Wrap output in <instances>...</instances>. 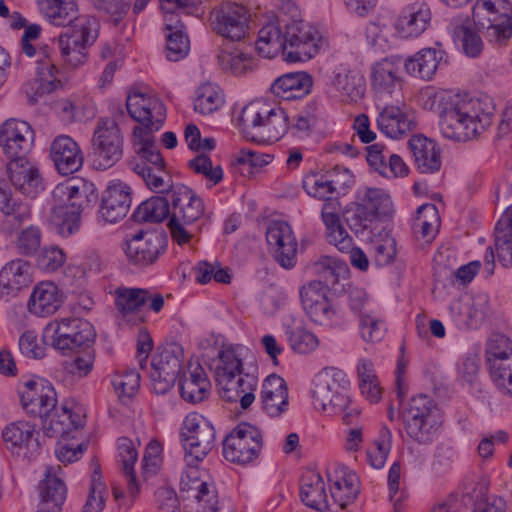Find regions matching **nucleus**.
<instances>
[{
	"mask_svg": "<svg viewBox=\"0 0 512 512\" xmlns=\"http://www.w3.org/2000/svg\"><path fill=\"white\" fill-rule=\"evenodd\" d=\"M117 449L119 462L127 480V491L131 497H135L139 491L134 473V465L138 458L137 450L133 442L128 438H120Z\"/></svg>",
	"mask_w": 512,
	"mask_h": 512,
	"instance_id": "51",
	"label": "nucleus"
},
{
	"mask_svg": "<svg viewBox=\"0 0 512 512\" xmlns=\"http://www.w3.org/2000/svg\"><path fill=\"white\" fill-rule=\"evenodd\" d=\"M359 332L365 342L381 341L386 333L385 323L373 314L359 315Z\"/></svg>",
	"mask_w": 512,
	"mask_h": 512,
	"instance_id": "59",
	"label": "nucleus"
},
{
	"mask_svg": "<svg viewBox=\"0 0 512 512\" xmlns=\"http://www.w3.org/2000/svg\"><path fill=\"white\" fill-rule=\"evenodd\" d=\"M186 463L202 461L214 447L216 432L212 423L198 413L188 414L181 429Z\"/></svg>",
	"mask_w": 512,
	"mask_h": 512,
	"instance_id": "14",
	"label": "nucleus"
},
{
	"mask_svg": "<svg viewBox=\"0 0 512 512\" xmlns=\"http://www.w3.org/2000/svg\"><path fill=\"white\" fill-rule=\"evenodd\" d=\"M61 471L60 466L47 467L44 473V479L39 484L41 500L46 505H51L52 511L58 512L63 505L67 488L64 481L58 476Z\"/></svg>",
	"mask_w": 512,
	"mask_h": 512,
	"instance_id": "44",
	"label": "nucleus"
},
{
	"mask_svg": "<svg viewBox=\"0 0 512 512\" xmlns=\"http://www.w3.org/2000/svg\"><path fill=\"white\" fill-rule=\"evenodd\" d=\"M7 170L12 185L23 195L34 198L44 190L43 178L37 165L27 158L9 161Z\"/></svg>",
	"mask_w": 512,
	"mask_h": 512,
	"instance_id": "26",
	"label": "nucleus"
},
{
	"mask_svg": "<svg viewBox=\"0 0 512 512\" xmlns=\"http://www.w3.org/2000/svg\"><path fill=\"white\" fill-rule=\"evenodd\" d=\"M512 358V342L504 335L492 336L486 347V361L488 366L508 361Z\"/></svg>",
	"mask_w": 512,
	"mask_h": 512,
	"instance_id": "58",
	"label": "nucleus"
},
{
	"mask_svg": "<svg viewBox=\"0 0 512 512\" xmlns=\"http://www.w3.org/2000/svg\"><path fill=\"white\" fill-rule=\"evenodd\" d=\"M123 136L115 120H98L91 139L89 157L97 170L113 167L123 156Z\"/></svg>",
	"mask_w": 512,
	"mask_h": 512,
	"instance_id": "11",
	"label": "nucleus"
},
{
	"mask_svg": "<svg viewBox=\"0 0 512 512\" xmlns=\"http://www.w3.org/2000/svg\"><path fill=\"white\" fill-rule=\"evenodd\" d=\"M95 336L90 322L80 318H63L45 327L43 341H51L56 350L66 353L88 345L94 341Z\"/></svg>",
	"mask_w": 512,
	"mask_h": 512,
	"instance_id": "15",
	"label": "nucleus"
},
{
	"mask_svg": "<svg viewBox=\"0 0 512 512\" xmlns=\"http://www.w3.org/2000/svg\"><path fill=\"white\" fill-rule=\"evenodd\" d=\"M266 241L276 262L285 269L297 263L298 242L290 225L284 221H272L266 230Z\"/></svg>",
	"mask_w": 512,
	"mask_h": 512,
	"instance_id": "20",
	"label": "nucleus"
},
{
	"mask_svg": "<svg viewBox=\"0 0 512 512\" xmlns=\"http://www.w3.org/2000/svg\"><path fill=\"white\" fill-rule=\"evenodd\" d=\"M63 302V295L58 286L49 281L35 286L28 302L29 311L45 317L55 313Z\"/></svg>",
	"mask_w": 512,
	"mask_h": 512,
	"instance_id": "36",
	"label": "nucleus"
},
{
	"mask_svg": "<svg viewBox=\"0 0 512 512\" xmlns=\"http://www.w3.org/2000/svg\"><path fill=\"white\" fill-rule=\"evenodd\" d=\"M267 122L262 126L257 136H251V139L258 143H273L279 141L289 130V117L287 112L274 106Z\"/></svg>",
	"mask_w": 512,
	"mask_h": 512,
	"instance_id": "50",
	"label": "nucleus"
},
{
	"mask_svg": "<svg viewBox=\"0 0 512 512\" xmlns=\"http://www.w3.org/2000/svg\"><path fill=\"white\" fill-rule=\"evenodd\" d=\"M493 99L467 94H446L441 99L440 132L446 139L466 142L477 139L493 123Z\"/></svg>",
	"mask_w": 512,
	"mask_h": 512,
	"instance_id": "3",
	"label": "nucleus"
},
{
	"mask_svg": "<svg viewBox=\"0 0 512 512\" xmlns=\"http://www.w3.org/2000/svg\"><path fill=\"white\" fill-rule=\"evenodd\" d=\"M182 354V348L172 344L153 358L150 378L156 394H165L173 387L181 372Z\"/></svg>",
	"mask_w": 512,
	"mask_h": 512,
	"instance_id": "18",
	"label": "nucleus"
},
{
	"mask_svg": "<svg viewBox=\"0 0 512 512\" xmlns=\"http://www.w3.org/2000/svg\"><path fill=\"white\" fill-rule=\"evenodd\" d=\"M34 143V131L25 121L9 119L0 128V147L9 161L27 158Z\"/></svg>",
	"mask_w": 512,
	"mask_h": 512,
	"instance_id": "21",
	"label": "nucleus"
},
{
	"mask_svg": "<svg viewBox=\"0 0 512 512\" xmlns=\"http://www.w3.org/2000/svg\"><path fill=\"white\" fill-rule=\"evenodd\" d=\"M132 190L121 180H113L103 192L99 209L100 218L107 223H116L123 219L131 206Z\"/></svg>",
	"mask_w": 512,
	"mask_h": 512,
	"instance_id": "23",
	"label": "nucleus"
},
{
	"mask_svg": "<svg viewBox=\"0 0 512 512\" xmlns=\"http://www.w3.org/2000/svg\"><path fill=\"white\" fill-rule=\"evenodd\" d=\"M391 438L390 430L386 427L382 428L373 447L369 448L366 452L367 461L371 467L375 469L384 467L391 450Z\"/></svg>",
	"mask_w": 512,
	"mask_h": 512,
	"instance_id": "57",
	"label": "nucleus"
},
{
	"mask_svg": "<svg viewBox=\"0 0 512 512\" xmlns=\"http://www.w3.org/2000/svg\"><path fill=\"white\" fill-rule=\"evenodd\" d=\"M350 382L346 374L337 368H326L313 381L312 399L316 409L330 413L343 410L349 402Z\"/></svg>",
	"mask_w": 512,
	"mask_h": 512,
	"instance_id": "12",
	"label": "nucleus"
},
{
	"mask_svg": "<svg viewBox=\"0 0 512 512\" xmlns=\"http://www.w3.org/2000/svg\"><path fill=\"white\" fill-rule=\"evenodd\" d=\"M138 175L151 191L170 194L171 217L169 218L168 227L171 236L179 245L188 243L192 237V231L188 230L187 227L203 215V201L189 187L182 184L173 185L170 175L169 185L163 190H156L149 185L147 175Z\"/></svg>",
	"mask_w": 512,
	"mask_h": 512,
	"instance_id": "7",
	"label": "nucleus"
},
{
	"mask_svg": "<svg viewBox=\"0 0 512 512\" xmlns=\"http://www.w3.org/2000/svg\"><path fill=\"white\" fill-rule=\"evenodd\" d=\"M409 147L421 173H434L441 167L440 148L437 143L424 136H413Z\"/></svg>",
	"mask_w": 512,
	"mask_h": 512,
	"instance_id": "38",
	"label": "nucleus"
},
{
	"mask_svg": "<svg viewBox=\"0 0 512 512\" xmlns=\"http://www.w3.org/2000/svg\"><path fill=\"white\" fill-rule=\"evenodd\" d=\"M328 290L322 281H311L301 287L299 295L302 307L312 322L334 328L343 323V313L329 300Z\"/></svg>",
	"mask_w": 512,
	"mask_h": 512,
	"instance_id": "13",
	"label": "nucleus"
},
{
	"mask_svg": "<svg viewBox=\"0 0 512 512\" xmlns=\"http://www.w3.org/2000/svg\"><path fill=\"white\" fill-rule=\"evenodd\" d=\"M490 376L498 392L512 397V358L508 361L489 366Z\"/></svg>",
	"mask_w": 512,
	"mask_h": 512,
	"instance_id": "60",
	"label": "nucleus"
},
{
	"mask_svg": "<svg viewBox=\"0 0 512 512\" xmlns=\"http://www.w3.org/2000/svg\"><path fill=\"white\" fill-rule=\"evenodd\" d=\"M376 122L380 132L393 139L407 135L416 125L412 113L404 105H386L379 112Z\"/></svg>",
	"mask_w": 512,
	"mask_h": 512,
	"instance_id": "29",
	"label": "nucleus"
},
{
	"mask_svg": "<svg viewBox=\"0 0 512 512\" xmlns=\"http://www.w3.org/2000/svg\"><path fill=\"white\" fill-rule=\"evenodd\" d=\"M432 13L429 5L421 0L404 6L394 22V28L402 38L420 36L429 26Z\"/></svg>",
	"mask_w": 512,
	"mask_h": 512,
	"instance_id": "25",
	"label": "nucleus"
},
{
	"mask_svg": "<svg viewBox=\"0 0 512 512\" xmlns=\"http://www.w3.org/2000/svg\"><path fill=\"white\" fill-rule=\"evenodd\" d=\"M37 4L49 23L67 28L58 38V48L64 61L72 67L83 64L87 47L98 37L97 20L79 15L75 0H37Z\"/></svg>",
	"mask_w": 512,
	"mask_h": 512,
	"instance_id": "2",
	"label": "nucleus"
},
{
	"mask_svg": "<svg viewBox=\"0 0 512 512\" xmlns=\"http://www.w3.org/2000/svg\"><path fill=\"white\" fill-rule=\"evenodd\" d=\"M212 25L217 34L230 41L245 38L249 29V12L242 4L223 2L215 11Z\"/></svg>",
	"mask_w": 512,
	"mask_h": 512,
	"instance_id": "19",
	"label": "nucleus"
},
{
	"mask_svg": "<svg viewBox=\"0 0 512 512\" xmlns=\"http://www.w3.org/2000/svg\"><path fill=\"white\" fill-rule=\"evenodd\" d=\"M50 156L56 170L63 176L79 171L84 162L78 143L66 135L54 139L50 146Z\"/></svg>",
	"mask_w": 512,
	"mask_h": 512,
	"instance_id": "27",
	"label": "nucleus"
},
{
	"mask_svg": "<svg viewBox=\"0 0 512 512\" xmlns=\"http://www.w3.org/2000/svg\"><path fill=\"white\" fill-rule=\"evenodd\" d=\"M450 31L455 41L462 45L463 52L471 58L480 55L483 50V41L479 34L466 25H451Z\"/></svg>",
	"mask_w": 512,
	"mask_h": 512,
	"instance_id": "56",
	"label": "nucleus"
},
{
	"mask_svg": "<svg viewBox=\"0 0 512 512\" xmlns=\"http://www.w3.org/2000/svg\"><path fill=\"white\" fill-rule=\"evenodd\" d=\"M149 299L147 289L119 287L115 290L116 308L125 318L140 312Z\"/></svg>",
	"mask_w": 512,
	"mask_h": 512,
	"instance_id": "48",
	"label": "nucleus"
},
{
	"mask_svg": "<svg viewBox=\"0 0 512 512\" xmlns=\"http://www.w3.org/2000/svg\"><path fill=\"white\" fill-rule=\"evenodd\" d=\"M495 249L498 261L504 267L512 266V208L497 222L495 227Z\"/></svg>",
	"mask_w": 512,
	"mask_h": 512,
	"instance_id": "49",
	"label": "nucleus"
},
{
	"mask_svg": "<svg viewBox=\"0 0 512 512\" xmlns=\"http://www.w3.org/2000/svg\"><path fill=\"white\" fill-rule=\"evenodd\" d=\"M300 497L302 502L317 511L328 508V495L323 478L315 472H307L303 475L300 485Z\"/></svg>",
	"mask_w": 512,
	"mask_h": 512,
	"instance_id": "45",
	"label": "nucleus"
},
{
	"mask_svg": "<svg viewBox=\"0 0 512 512\" xmlns=\"http://www.w3.org/2000/svg\"><path fill=\"white\" fill-rule=\"evenodd\" d=\"M32 282V266L24 259H15L3 266L0 271V299L16 296Z\"/></svg>",
	"mask_w": 512,
	"mask_h": 512,
	"instance_id": "31",
	"label": "nucleus"
},
{
	"mask_svg": "<svg viewBox=\"0 0 512 512\" xmlns=\"http://www.w3.org/2000/svg\"><path fill=\"white\" fill-rule=\"evenodd\" d=\"M359 202L368 213L376 217L389 216L392 213V201L390 196L380 188H365L359 192Z\"/></svg>",
	"mask_w": 512,
	"mask_h": 512,
	"instance_id": "53",
	"label": "nucleus"
},
{
	"mask_svg": "<svg viewBox=\"0 0 512 512\" xmlns=\"http://www.w3.org/2000/svg\"><path fill=\"white\" fill-rule=\"evenodd\" d=\"M167 244V235L162 230L140 231L125 240L122 250L129 264L144 268L158 261Z\"/></svg>",
	"mask_w": 512,
	"mask_h": 512,
	"instance_id": "16",
	"label": "nucleus"
},
{
	"mask_svg": "<svg viewBox=\"0 0 512 512\" xmlns=\"http://www.w3.org/2000/svg\"><path fill=\"white\" fill-rule=\"evenodd\" d=\"M0 212L4 215L2 228L6 233L17 230L30 219L31 210L27 202L16 200L11 191L0 182Z\"/></svg>",
	"mask_w": 512,
	"mask_h": 512,
	"instance_id": "34",
	"label": "nucleus"
},
{
	"mask_svg": "<svg viewBox=\"0 0 512 512\" xmlns=\"http://www.w3.org/2000/svg\"><path fill=\"white\" fill-rule=\"evenodd\" d=\"M217 62L223 70L230 71L234 75L244 74L255 66L252 54L233 43L222 45L217 54Z\"/></svg>",
	"mask_w": 512,
	"mask_h": 512,
	"instance_id": "43",
	"label": "nucleus"
},
{
	"mask_svg": "<svg viewBox=\"0 0 512 512\" xmlns=\"http://www.w3.org/2000/svg\"><path fill=\"white\" fill-rule=\"evenodd\" d=\"M403 58L393 55L376 61L371 66V86L378 95H392L403 85L401 67Z\"/></svg>",
	"mask_w": 512,
	"mask_h": 512,
	"instance_id": "24",
	"label": "nucleus"
},
{
	"mask_svg": "<svg viewBox=\"0 0 512 512\" xmlns=\"http://www.w3.org/2000/svg\"><path fill=\"white\" fill-rule=\"evenodd\" d=\"M262 449V434L250 423H240L225 438L223 455L226 460L246 464L256 459Z\"/></svg>",
	"mask_w": 512,
	"mask_h": 512,
	"instance_id": "17",
	"label": "nucleus"
},
{
	"mask_svg": "<svg viewBox=\"0 0 512 512\" xmlns=\"http://www.w3.org/2000/svg\"><path fill=\"white\" fill-rule=\"evenodd\" d=\"M288 11L283 6L277 14L266 17L258 31L256 49L265 58L284 55L286 23H289Z\"/></svg>",
	"mask_w": 512,
	"mask_h": 512,
	"instance_id": "22",
	"label": "nucleus"
},
{
	"mask_svg": "<svg viewBox=\"0 0 512 512\" xmlns=\"http://www.w3.org/2000/svg\"><path fill=\"white\" fill-rule=\"evenodd\" d=\"M312 77L306 72L289 73L278 77L271 85L272 93L284 100L306 96L312 88Z\"/></svg>",
	"mask_w": 512,
	"mask_h": 512,
	"instance_id": "39",
	"label": "nucleus"
},
{
	"mask_svg": "<svg viewBox=\"0 0 512 512\" xmlns=\"http://www.w3.org/2000/svg\"><path fill=\"white\" fill-rule=\"evenodd\" d=\"M329 86L344 101L357 102L363 98L365 93L363 76L345 64H339L332 70Z\"/></svg>",
	"mask_w": 512,
	"mask_h": 512,
	"instance_id": "28",
	"label": "nucleus"
},
{
	"mask_svg": "<svg viewBox=\"0 0 512 512\" xmlns=\"http://www.w3.org/2000/svg\"><path fill=\"white\" fill-rule=\"evenodd\" d=\"M126 107L129 115L141 124L133 130L132 141L136 155L128 161V167L136 174L147 175L148 183L154 189L163 190L169 185V173L156 147L154 132L163 126L164 105L156 97L134 92L127 97Z\"/></svg>",
	"mask_w": 512,
	"mask_h": 512,
	"instance_id": "1",
	"label": "nucleus"
},
{
	"mask_svg": "<svg viewBox=\"0 0 512 512\" xmlns=\"http://www.w3.org/2000/svg\"><path fill=\"white\" fill-rule=\"evenodd\" d=\"M21 48L26 56H37L36 75L42 91L48 93L54 91L61 82L58 79L59 70L51 59V49L43 46L37 50L30 41L21 42Z\"/></svg>",
	"mask_w": 512,
	"mask_h": 512,
	"instance_id": "33",
	"label": "nucleus"
},
{
	"mask_svg": "<svg viewBox=\"0 0 512 512\" xmlns=\"http://www.w3.org/2000/svg\"><path fill=\"white\" fill-rule=\"evenodd\" d=\"M52 196L51 221L63 237H69L79 230L81 213L97 199L95 185L84 179L59 183Z\"/></svg>",
	"mask_w": 512,
	"mask_h": 512,
	"instance_id": "6",
	"label": "nucleus"
},
{
	"mask_svg": "<svg viewBox=\"0 0 512 512\" xmlns=\"http://www.w3.org/2000/svg\"><path fill=\"white\" fill-rule=\"evenodd\" d=\"M261 400L263 409L272 417L287 410L288 388L285 380L275 374L269 375L262 384Z\"/></svg>",
	"mask_w": 512,
	"mask_h": 512,
	"instance_id": "35",
	"label": "nucleus"
},
{
	"mask_svg": "<svg viewBox=\"0 0 512 512\" xmlns=\"http://www.w3.org/2000/svg\"><path fill=\"white\" fill-rule=\"evenodd\" d=\"M166 57L169 61H180L190 51V41L178 16H166Z\"/></svg>",
	"mask_w": 512,
	"mask_h": 512,
	"instance_id": "42",
	"label": "nucleus"
},
{
	"mask_svg": "<svg viewBox=\"0 0 512 512\" xmlns=\"http://www.w3.org/2000/svg\"><path fill=\"white\" fill-rule=\"evenodd\" d=\"M23 409L42 418V429L47 437H62L84 425L83 416L67 406H57V394L52 385L43 380H29L20 391Z\"/></svg>",
	"mask_w": 512,
	"mask_h": 512,
	"instance_id": "4",
	"label": "nucleus"
},
{
	"mask_svg": "<svg viewBox=\"0 0 512 512\" xmlns=\"http://www.w3.org/2000/svg\"><path fill=\"white\" fill-rule=\"evenodd\" d=\"M406 434L418 444H429L437 437L442 423L437 403L428 395L413 396L401 412Z\"/></svg>",
	"mask_w": 512,
	"mask_h": 512,
	"instance_id": "8",
	"label": "nucleus"
},
{
	"mask_svg": "<svg viewBox=\"0 0 512 512\" xmlns=\"http://www.w3.org/2000/svg\"><path fill=\"white\" fill-rule=\"evenodd\" d=\"M35 425L27 421H13L2 430L3 443L12 454L26 455L28 451L34 452L39 447L35 438Z\"/></svg>",
	"mask_w": 512,
	"mask_h": 512,
	"instance_id": "30",
	"label": "nucleus"
},
{
	"mask_svg": "<svg viewBox=\"0 0 512 512\" xmlns=\"http://www.w3.org/2000/svg\"><path fill=\"white\" fill-rule=\"evenodd\" d=\"M373 258L377 266H387L396 257V240L389 234L379 236L372 242Z\"/></svg>",
	"mask_w": 512,
	"mask_h": 512,
	"instance_id": "61",
	"label": "nucleus"
},
{
	"mask_svg": "<svg viewBox=\"0 0 512 512\" xmlns=\"http://www.w3.org/2000/svg\"><path fill=\"white\" fill-rule=\"evenodd\" d=\"M284 59L291 63L304 62L315 57L324 44L319 31L302 18L297 6L288 11Z\"/></svg>",
	"mask_w": 512,
	"mask_h": 512,
	"instance_id": "9",
	"label": "nucleus"
},
{
	"mask_svg": "<svg viewBox=\"0 0 512 512\" xmlns=\"http://www.w3.org/2000/svg\"><path fill=\"white\" fill-rule=\"evenodd\" d=\"M340 184L327 174L310 172L304 176L302 186L306 193L314 198L326 200L335 193V186Z\"/></svg>",
	"mask_w": 512,
	"mask_h": 512,
	"instance_id": "55",
	"label": "nucleus"
},
{
	"mask_svg": "<svg viewBox=\"0 0 512 512\" xmlns=\"http://www.w3.org/2000/svg\"><path fill=\"white\" fill-rule=\"evenodd\" d=\"M444 52L435 48H424L403 59L406 72L415 78L430 80L436 73Z\"/></svg>",
	"mask_w": 512,
	"mask_h": 512,
	"instance_id": "37",
	"label": "nucleus"
},
{
	"mask_svg": "<svg viewBox=\"0 0 512 512\" xmlns=\"http://www.w3.org/2000/svg\"><path fill=\"white\" fill-rule=\"evenodd\" d=\"M245 348L240 345L223 346L218 353L215 381L220 397L231 403H240L247 409L255 400L258 377L254 371L245 372L242 355Z\"/></svg>",
	"mask_w": 512,
	"mask_h": 512,
	"instance_id": "5",
	"label": "nucleus"
},
{
	"mask_svg": "<svg viewBox=\"0 0 512 512\" xmlns=\"http://www.w3.org/2000/svg\"><path fill=\"white\" fill-rule=\"evenodd\" d=\"M449 310L455 324L460 329H476L484 321L486 315L485 300H454Z\"/></svg>",
	"mask_w": 512,
	"mask_h": 512,
	"instance_id": "41",
	"label": "nucleus"
},
{
	"mask_svg": "<svg viewBox=\"0 0 512 512\" xmlns=\"http://www.w3.org/2000/svg\"><path fill=\"white\" fill-rule=\"evenodd\" d=\"M42 234L37 226H29L22 230L16 239L18 252L25 256L34 255L41 246Z\"/></svg>",
	"mask_w": 512,
	"mask_h": 512,
	"instance_id": "64",
	"label": "nucleus"
},
{
	"mask_svg": "<svg viewBox=\"0 0 512 512\" xmlns=\"http://www.w3.org/2000/svg\"><path fill=\"white\" fill-rule=\"evenodd\" d=\"M330 481L331 498L342 510L356 500L360 492V481L355 472L341 468L335 471V476Z\"/></svg>",
	"mask_w": 512,
	"mask_h": 512,
	"instance_id": "40",
	"label": "nucleus"
},
{
	"mask_svg": "<svg viewBox=\"0 0 512 512\" xmlns=\"http://www.w3.org/2000/svg\"><path fill=\"white\" fill-rule=\"evenodd\" d=\"M273 105L264 100L248 103L241 111L239 122L247 135L257 136L260 129L270 118Z\"/></svg>",
	"mask_w": 512,
	"mask_h": 512,
	"instance_id": "46",
	"label": "nucleus"
},
{
	"mask_svg": "<svg viewBox=\"0 0 512 512\" xmlns=\"http://www.w3.org/2000/svg\"><path fill=\"white\" fill-rule=\"evenodd\" d=\"M318 266L327 286L328 284L334 285L340 278H344L348 273L346 262L332 256L321 257Z\"/></svg>",
	"mask_w": 512,
	"mask_h": 512,
	"instance_id": "63",
	"label": "nucleus"
},
{
	"mask_svg": "<svg viewBox=\"0 0 512 512\" xmlns=\"http://www.w3.org/2000/svg\"><path fill=\"white\" fill-rule=\"evenodd\" d=\"M171 217L170 197L154 196L142 202L134 213L137 221L161 222Z\"/></svg>",
	"mask_w": 512,
	"mask_h": 512,
	"instance_id": "52",
	"label": "nucleus"
},
{
	"mask_svg": "<svg viewBox=\"0 0 512 512\" xmlns=\"http://www.w3.org/2000/svg\"><path fill=\"white\" fill-rule=\"evenodd\" d=\"M510 13L508 0H477L472 8V19L489 43L503 46L512 37Z\"/></svg>",
	"mask_w": 512,
	"mask_h": 512,
	"instance_id": "10",
	"label": "nucleus"
},
{
	"mask_svg": "<svg viewBox=\"0 0 512 512\" xmlns=\"http://www.w3.org/2000/svg\"><path fill=\"white\" fill-rule=\"evenodd\" d=\"M287 335L292 349L296 352L307 354L318 347L316 335L302 327L291 328Z\"/></svg>",
	"mask_w": 512,
	"mask_h": 512,
	"instance_id": "62",
	"label": "nucleus"
},
{
	"mask_svg": "<svg viewBox=\"0 0 512 512\" xmlns=\"http://www.w3.org/2000/svg\"><path fill=\"white\" fill-rule=\"evenodd\" d=\"M196 463L188 464V469L182 474V490L188 492L203 508V512L215 511L218 503L217 493L213 485L201 478Z\"/></svg>",
	"mask_w": 512,
	"mask_h": 512,
	"instance_id": "32",
	"label": "nucleus"
},
{
	"mask_svg": "<svg viewBox=\"0 0 512 512\" xmlns=\"http://www.w3.org/2000/svg\"><path fill=\"white\" fill-rule=\"evenodd\" d=\"M223 96L219 88L211 83L198 87L194 100V111L202 115H209L217 111L223 104Z\"/></svg>",
	"mask_w": 512,
	"mask_h": 512,
	"instance_id": "54",
	"label": "nucleus"
},
{
	"mask_svg": "<svg viewBox=\"0 0 512 512\" xmlns=\"http://www.w3.org/2000/svg\"><path fill=\"white\" fill-rule=\"evenodd\" d=\"M210 382L201 365L197 364L180 383L182 398L191 403L203 401L209 394Z\"/></svg>",
	"mask_w": 512,
	"mask_h": 512,
	"instance_id": "47",
	"label": "nucleus"
}]
</instances>
